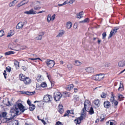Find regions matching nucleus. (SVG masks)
Wrapping results in <instances>:
<instances>
[{"label":"nucleus","instance_id":"f257e3e1","mask_svg":"<svg viewBox=\"0 0 125 125\" xmlns=\"http://www.w3.org/2000/svg\"><path fill=\"white\" fill-rule=\"evenodd\" d=\"M91 106L90 102L88 100L85 101L84 104V107L82 109L81 113V115L80 117L77 118L74 120V122L76 124H79L81 122V121L85 117L86 112L87 110H88V109Z\"/></svg>","mask_w":125,"mask_h":125},{"label":"nucleus","instance_id":"f03ea898","mask_svg":"<svg viewBox=\"0 0 125 125\" xmlns=\"http://www.w3.org/2000/svg\"><path fill=\"white\" fill-rule=\"evenodd\" d=\"M26 110L21 104L19 103L14 106L13 108L10 110V112L13 114V115L14 116L20 114V113L19 114V110L22 113Z\"/></svg>","mask_w":125,"mask_h":125},{"label":"nucleus","instance_id":"7ed1b4c3","mask_svg":"<svg viewBox=\"0 0 125 125\" xmlns=\"http://www.w3.org/2000/svg\"><path fill=\"white\" fill-rule=\"evenodd\" d=\"M104 76V74H99L94 75L93 76L92 78L94 80L96 81H99L102 80Z\"/></svg>","mask_w":125,"mask_h":125},{"label":"nucleus","instance_id":"20e7f679","mask_svg":"<svg viewBox=\"0 0 125 125\" xmlns=\"http://www.w3.org/2000/svg\"><path fill=\"white\" fill-rule=\"evenodd\" d=\"M62 96V94L60 92H55L54 93V98L56 101H59Z\"/></svg>","mask_w":125,"mask_h":125},{"label":"nucleus","instance_id":"39448f33","mask_svg":"<svg viewBox=\"0 0 125 125\" xmlns=\"http://www.w3.org/2000/svg\"><path fill=\"white\" fill-rule=\"evenodd\" d=\"M45 62L47 66L50 68L53 67L55 64V62L54 61L50 60L49 59H47L46 60Z\"/></svg>","mask_w":125,"mask_h":125},{"label":"nucleus","instance_id":"423d86ee","mask_svg":"<svg viewBox=\"0 0 125 125\" xmlns=\"http://www.w3.org/2000/svg\"><path fill=\"white\" fill-rule=\"evenodd\" d=\"M44 100L46 102H49L52 100V97L50 95H46L44 98Z\"/></svg>","mask_w":125,"mask_h":125},{"label":"nucleus","instance_id":"0eeeda50","mask_svg":"<svg viewBox=\"0 0 125 125\" xmlns=\"http://www.w3.org/2000/svg\"><path fill=\"white\" fill-rule=\"evenodd\" d=\"M119 29V27H116L114 28L113 31H111L110 34L109 35L108 38H109L112 37V36L115 34V33L117 32V30Z\"/></svg>","mask_w":125,"mask_h":125},{"label":"nucleus","instance_id":"6e6552de","mask_svg":"<svg viewBox=\"0 0 125 125\" xmlns=\"http://www.w3.org/2000/svg\"><path fill=\"white\" fill-rule=\"evenodd\" d=\"M24 13L27 14H33L36 13V11H34L33 9H31L29 11H26L24 12Z\"/></svg>","mask_w":125,"mask_h":125},{"label":"nucleus","instance_id":"1a4fd4ad","mask_svg":"<svg viewBox=\"0 0 125 125\" xmlns=\"http://www.w3.org/2000/svg\"><path fill=\"white\" fill-rule=\"evenodd\" d=\"M20 92L22 94H26L28 95H32L34 94L35 93V91L29 92V91H21Z\"/></svg>","mask_w":125,"mask_h":125},{"label":"nucleus","instance_id":"9d476101","mask_svg":"<svg viewBox=\"0 0 125 125\" xmlns=\"http://www.w3.org/2000/svg\"><path fill=\"white\" fill-rule=\"evenodd\" d=\"M118 65L120 67H123L125 66V60L120 61L118 63Z\"/></svg>","mask_w":125,"mask_h":125},{"label":"nucleus","instance_id":"9b49d317","mask_svg":"<svg viewBox=\"0 0 125 125\" xmlns=\"http://www.w3.org/2000/svg\"><path fill=\"white\" fill-rule=\"evenodd\" d=\"M85 70L86 72L89 73H93L94 71V69L92 67H86Z\"/></svg>","mask_w":125,"mask_h":125},{"label":"nucleus","instance_id":"f8f14e48","mask_svg":"<svg viewBox=\"0 0 125 125\" xmlns=\"http://www.w3.org/2000/svg\"><path fill=\"white\" fill-rule=\"evenodd\" d=\"M23 82L25 84H27L31 83V80L29 77H26Z\"/></svg>","mask_w":125,"mask_h":125},{"label":"nucleus","instance_id":"ddd939ff","mask_svg":"<svg viewBox=\"0 0 125 125\" xmlns=\"http://www.w3.org/2000/svg\"><path fill=\"white\" fill-rule=\"evenodd\" d=\"M24 25V24L23 23V22H19L17 24L16 27V28L17 29H22Z\"/></svg>","mask_w":125,"mask_h":125},{"label":"nucleus","instance_id":"4468645a","mask_svg":"<svg viewBox=\"0 0 125 125\" xmlns=\"http://www.w3.org/2000/svg\"><path fill=\"white\" fill-rule=\"evenodd\" d=\"M93 104L96 107H98L100 105V101L98 99L95 100L93 102Z\"/></svg>","mask_w":125,"mask_h":125},{"label":"nucleus","instance_id":"2eb2a0df","mask_svg":"<svg viewBox=\"0 0 125 125\" xmlns=\"http://www.w3.org/2000/svg\"><path fill=\"white\" fill-rule=\"evenodd\" d=\"M104 107L106 108H109L110 106L109 102L108 101H106L104 102Z\"/></svg>","mask_w":125,"mask_h":125},{"label":"nucleus","instance_id":"dca6fc26","mask_svg":"<svg viewBox=\"0 0 125 125\" xmlns=\"http://www.w3.org/2000/svg\"><path fill=\"white\" fill-rule=\"evenodd\" d=\"M64 31L63 30L61 31L56 36L57 37H60L62 36L64 34Z\"/></svg>","mask_w":125,"mask_h":125},{"label":"nucleus","instance_id":"f3484780","mask_svg":"<svg viewBox=\"0 0 125 125\" xmlns=\"http://www.w3.org/2000/svg\"><path fill=\"white\" fill-rule=\"evenodd\" d=\"M9 47L12 50H15L14 48L16 47V46L13 43H11L10 44L9 46Z\"/></svg>","mask_w":125,"mask_h":125},{"label":"nucleus","instance_id":"a211bd4d","mask_svg":"<svg viewBox=\"0 0 125 125\" xmlns=\"http://www.w3.org/2000/svg\"><path fill=\"white\" fill-rule=\"evenodd\" d=\"M72 23L71 22L69 21L66 23V27L68 29H70L72 27Z\"/></svg>","mask_w":125,"mask_h":125},{"label":"nucleus","instance_id":"6ab92c4d","mask_svg":"<svg viewBox=\"0 0 125 125\" xmlns=\"http://www.w3.org/2000/svg\"><path fill=\"white\" fill-rule=\"evenodd\" d=\"M73 87V84L68 85L66 87V89L67 90H70L72 89Z\"/></svg>","mask_w":125,"mask_h":125},{"label":"nucleus","instance_id":"aec40b11","mask_svg":"<svg viewBox=\"0 0 125 125\" xmlns=\"http://www.w3.org/2000/svg\"><path fill=\"white\" fill-rule=\"evenodd\" d=\"M42 34H40L38 36L35 38L36 39L41 40L42 36L44 34V32H42Z\"/></svg>","mask_w":125,"mask_h":125},{"label":"nucleus","instance_id":"412c9836","mask_svg":"<svg viewBox=\"0 0 125 125\" xmlns=\"http://www.w3.org/2000/svg\"><path fill=\"white\" fill-rule=\"evenodd\" d=\"M124 89L123 88V85L122 83L121 82H120V86L118 89V90L119 91H121Z\"/></svg>","mask_w":125,"mask_h":125},{"label":"nucleus","instance_id":"4be33fe9","mask_svg":"<svg viewBox=\"0 0 125 125\" xmlns=\"http://www.w3.org/2000/svg\"><path fill=\"white\" fill-rule=\"evenodd\" d=\"M26 77L22 74H21L20 75V79L21 80L24 81Z\"/></svg>","mask_w":125,"mask_h":125},{"label":"nucleus","instance_id":"5701e85b","mask_svg":"<svg viewBox=\"0 0 125 125\" xmlns=\"http://www.w3.org/2000/svg\"><path fill=\"white\" fill-rule=\"evenodd\" d=\"M14 64L16 67V69H18L19 67V62L16 60L14 62Z\"/></svg>","mask_w":125,"mask_h":125},{"label":"nucleus","instance_id":"b1692460","mask_svg":"<svg viewBox=\"0 0 125 125\" xmlns=\"http://www.w3.org/2000/svg\"><path fill=\"white\" fill-rule=\"evenodd\" d=\"M75 65L76 66H79L81 65L82 63L79 61L76 60L75 61Z\"/></svg>","mask_w":125,"mask_h":125},{"label":"nucleus","instance_id":"393cba45","mask_svg":"<svg viewBox=\"0 0 125 125\" xmlns=\"http://www.w3.org/2000/svg\"><path fill=\"white\" fill-rule=\"evenodd\" d=\"M37 79L38 82H40L41 81L43 80V79L41 75H39L37 77Z\"/></svg>","mask_w":125,"mask_h":125},{"label":"nucleus","instance_id":"a878e982","mask_svg":"<svg viewBox=\"0 0 125 125\" xmlns=\"http://www.w3.org/2000/svg\"><path fill=\"white\" fill-rule=\"evenodd\" d=\"M30 106L29 109L30 111H32L35 109V106L34 105L32 104Z\"/></svg>","mask_w":125,"mask_h":125},{"label":"nucleus","instance_id":"bb28decb","mask_svg":"<svg viewBox=\"0 0 125 125\" xmlns=\"http://www.w3.org/2000/svg\"><path fill=\"white\" fill-rule=\"evenodd\" d=\"M14 53V52L12 51H10L6 52L5 54L6 55H10L13 54Z\"/></svg>","mask_w":125,"mask_h":125},{"label":"nucleus","instance_id":"cd10ccee","mask_svg":"<svg viewBox=\"0 0 125 125\" xmlns=\"http://www.w3.org/2000/svg\"><path fill=\"white\" fill-rule=\"evenodd\" d=\"M51 15L50 14H48L47 16V21L49 22L51 21Z\"/></svg>","mask_w":125,"mask_h":125},{"label":"nucleus","instance_id":"c85d7f7f","mask_svg":"<svg viewBox=\"0 0 125 125\" xmlns=\"http://www.w3.org/2000/svg\"><path fill=\"white\" fill-rule=\"evenodd\" d=\"M12 124L13 125H18L19 122L17 120H13Z\"/></svg>","mask_w":125,"mask_h":125},{"label":"nucleus","instance_id":"c756f323","mask_svg":"<svg viewBox=\"0 0 125 125\" xmlns=\"http://www.w3.org/2000/svg\"><path fill=\"white\" fill-rule=\"evenodd\" d=\"M118 97L119 100L120 101L122 100L123 98H124V97L123 96L120 94H118Z\"/></svg>","mask_w":125,"mask_h":125},{"label":"nucleus","instance_id":"7c9ffc66","mask_svg":"<svg viewBox=\"0 0 125 125\" xmlns=\"http://www.w3.org/2000/svg\"><path fill=\"white\" fill-rule=\"evenodd\" d=\"M73 67V65L71 63H69L67 64L66 67L69 69H71Z\"/></svg>","mask_w":125,"mask_h":125},{"label":"nucleus","instance_id":"2f4dec72","mask_svg":"<svg viewBox=\"0 0 125 125\" xmlns=\"http://www.w3.org/2000/svg\"><path fill=\"white\" fill-rule=\"evenodd\" d=\"M14 34L13 31L12 30H10V32L8 33L7 36L10 37L12 36Z\"/></svg>","mask_w":125,"mask_h":125},{"label":"nucleus","instance_id":"473e14b6","mask_svg":"<svg viewBox=\"0 0 125 125\" xmlns=\"http://www.w3.org/2000/svg\"><path fill=\"white\" fill-rule=\"evenodd\" d=\"M11 118H5L3 120V122H6L7 123V124L10 120Z\"/></svg>","mask_w":125,"mask_h":125},{"label":"nucleus","instance_id":"72a5a7b5","mask_svg":"<svg viewBox=\"0 0 125 125\" xmlns=\"http://www.w3.org/2000/svg\"><path fill=\"white\" fill-rule=\"evenodd\" d=\"M5 34L3 30H1L0 31V37L3 36Z\"/></svg>","mask_w":125,"mask_h":125},{"label":"nucleus","instance_id":"f704fd0d","mask_svg":"<svg viewBox=\"0 0 125 125\" xmlns=\"http://www.w3.org/2000/svg\"><path fill=\"white\" fill-rule=\"evenodd\" d=\"M76 15L77 16V18L79 19H80L81 18H82L83 17V16L82 15H81V14L80 13H77L76 14Z\"/></svg>","mask_w":125,"mask_h":125},{"label":"nucleus","instance_id":"c9c22d12","mask_svg":"<svg viewBox=\"0 0 125 125\" xmlns=\"http://www.w3.org/2000/svg\"><path fill=\"white\" fill-rule=\"evenodd\" d=\"M94 113V112L93 108L91 107L89 111V113L90 115H92Z\"/></svg>","mask_w":125,"mask_h":125},{"label":"nucleus","instance_id":"e433bc0d","mask_svg":"<svg viewBox=\"0 0 125 125\" xmlns=\"http://www.w3.org/2000/svg\"><path fill=\"white\" fill-rule=\"evenodd\" d=\"M41 86L43 88L47 86L46 83L44 82L42 83L41 84Z\"/></svg>","mask_w":125,"mask_h":125},{"label":"nucleus","instance_id":"4c0bfd02","mask_svg":"<svg viewBox=\"0 0 125 125\" xmlns=\"http://www.w3.org/2000/svg\"><path fill=\"white\" fill-rule=\"evenodd\" d=\"M106 95L105 93L103 92L101 94V96L102 98H105L106 97Z\"/></svg>","mask_w":125,"mask_h":125},{"label":"nucleus","instance_id":"58836bf2","mask_svg":"<svg viewBox=\"0 0 125 125\" xmlns=\"http://www.w3.org/2000/svg\"><path fill=\"white\" fill-rule=\"evenodd\" d=\"M2 117H6V115L7 114V113L6 112H3L2 113Z\"/></svg>","mask_w":125,"mask_h":125},{"label":"nucleus","instance_id":"ea45409f","mask_svg":"<svg viewBox=\"0 0 125 125\" xmlns=\"http://www.w3.org/2000/svg\"><path fill=\"white\" fill-rule=\"evenodd\" d=\"M12 118H11V119L10 120V121L7 124V125H13L12 124Z\"/></svg>","mask_w":125,"mask_h":125},{"label":"nucleus","instance_id":"a19ab883","mask_svg":"<svg viewBox=\"0 0 125 125\" xmlns=\"http://www.w3.org/2000/svg\"><path fill=\"white\" fill-rule=\"evenodd\" d=\"M102 39H104L106 36V32H104L102 34Z\"/></svg>","mask_w":125,"mask_h":125},{"label":"nucleus","instance_id":"79ce46f5","mask_svg":"<svg viewBox=\"0 0 125 125\" xmlns=\"http://www.w3.org/2000/svg\"><path fill=\"white\" fill-rule=\"evenodd\" d=\"M110 101L112 103H113V102L115 101V100L114 97L113 96V95H112V96L111 97V98L110 99Z\"/></svg>","mask_w":125,"mask_h":125},{"label":"nucleus","instance_id":"37998d69","mask_svg":"<svg viewBox=\"0 0 125 125\" xmlns=\"http://www.w3.org/2000/svg\"><path fill=\"white\" fill-rule=\"evenodd\" d=\"M6 70L7 71L9 72H10L11 71V68L9 66L8 67H6Z\"/></svg>","mask_w":125,"mask_h":125},{"label":"nucleus","instance_id":"c03bdc74","mask_svg":"<svg viewBox=\"0 0 125 125\" xmlns=\"http://www.w3.org/2000/svg\"><path fill=\"white\" fill-rule=\"evenodd\" d=\"M55 125H63V124L62 123L58 121L56 123Z\"/></svg>","mask_w":125,"mask_h":125},{"label":"nucleus","instance_id":"a18cd8bd","mask_svg":"<svg viewBox=\"0 0 125 125\" xmlns=\"http://www.w3.org/2000/svg\"><path fill=\"white\" fill-rule=\"evenodd\" d=\"M55 14H53L52 17H51V21H53L55 18Z\"/></svg>","mask_w":125,"mask_h":125},{"label":"nucleus","instance_id":"49530a36","mask_svg":"<svg viewBox=\"0 0 125 125\" xmlns=\"http://www.w3.org/2000/svg\"><path fill=\"white\" fill-rule=\"evenodd\" d=\"M18 0H14L12 2V3L14 5L16 4L18 2Z\"/></svg>","mask_w":125,"mask_h":125},{"label":"nucleus","instance_id":"de8ad7c7","mask_svg":"<svg viewBox=\"0 0 125 125\" xmlns=\"http://www.w3.org/2000/svg\"><path fill=\"white\" fill-rule=\"evenodd\" d=\"M22 1H23L24 4L25 5L27 3L29 0H23Z\"/></svg>","mask_w":125,"mask_h":125},{"label":"nucleus","instance_id":"09e8293b","mask_svg":"<svg viewBox=\"0 0 125 125\" xmlns=\"http://www.w3.org/2000/svg\"><path fill=\"white\" fill-rule=\"evenodd\" d=\"M41 8V7H40L38 6V7H37L36 6H35L34 8V9L35 10H39Z\"/></svg>","mask_w":125,"mask_h":125},{"label":"nucleus","instance_id":"8fccbe9b","mask_svg":"<svg viewBox=\"0 0 125 125\" xmlns=\"http://www.w3.org/2000/svg\"><path fill=\"white\" fill-rule=\"evenodd\" d=\"M9 5L10 7H11L14 6V5H13V3L12 2H10L9 3Z\"/></svg>","mask_w":125,"mask_h":125},{"label":"nucleus","instance_id":"3c124183","mask_svg":"<svg viewBox=\"0 0 125 125\" xmlns=\"http://www.w3.org/2000/svg\"><path fill=\"white\" fill-rule=\"evenodd\" d=\"M63 109V106L62 104H59L58 106V109Z\"/></svg>","mask_w":125,"mask_h":125},{"label":"nucleus","instance_id":"603ef678","mask_svg":"<svg viewBox=\"0 0 125 125\" xmlns=\"http://www.w3.org/2000/svg\"><path fill=\"white\" fill-rule=\"evenodd\" d=\"M75 0H70L69 2V3L70 4H72L75 1Z\"/></svg>","mask_w":125,"mask_h":125},{"label":"nucleus","instance_id":"864d4df0","mask_svg":"<svg viewBox=\"0 0 125 125\" xmlns=\"http://www.w3.org/2000/svg\"><path fill=\"white\" fill-rule=\"evenodd\" d=\"M59 109V112L61 113L62 114V113L63 112V109Z\"/></svg>","mask_w":125,"mask_h":125},{"label":"nucleus","instance_id":"5fc2aeb1","mask_svg":"<svg viewBox=\"0 0 125 125\" xmlns=\"http://www.w3.org/2000/svg\"><path fill=\"white\" fill-rule=\"evenodd\" d=\"M114 103V104L115 105H116L118 104V102L116 101H115L113 102V103Z\"/></svg>","mask_w":125,"mask_h":125},{"label":"nucleus","instance_id":"6e6d98bb","mask_svg":"<svg viewBox=\"0 0 125 125\" xmlns=\"http://www.w3.org/2000/svg\"><path fill=\"white\" fill-rule=\"evenodd\" d=\"M84 22H89V20L88 18H86L84 20Z\"/></svg>","mask_w":125,"mask_h":125},{"label":"nucleus","instance_id":"4d7b16f0","mask_svg":"<svg viewBox=\"0 0 125 125\" xmlns=\"http://www.w3.org/2000/svg\"><path fill=\"white\" fill-rule=\"evenodd\" d=\"M36 4H38V5H40L41 4V2L40 1H36Z\"/></svg>","mask_w":125,"mask_h":125},{"label":"nucleus","instance_id":"13d9d810","mask_svg":"<svg viewBox=\"0 0 125 125\" xmlns=\"http://www.w3.org/2000/svg\"><path fill=\"white\" fill-rule=\"evenodd\" d=\"M21 2H20L18 4L17 6V8H18L20 7L21 6Z\"/></svg>","mask_w":125,"mask_h":125},{"label":"nucleus","instance_id":"bf43d9fd","mask_svg":"<svg viewBox=\"0 0 125 125\" xmlns=\"http://www.w3.org/2000/svg\"><path fill=\"white\" fill-rule=\"evenodd\" d=\"M6 71L5 70L4 71V73H3V74L4 75V77L5 79L6 78Z\"/></svg>","mask_w":125,"mask_h":125},{"label":"nucleus","instance_id":"052dcab7","mask_svg":"<svg viewBox=\"0 0 125 125\" xmlns=\"http://www.w3.org/2000/svg\"><path fill=\"white\" fill-rule=\"evenodd\" d=\"M68 3H69V2H68V0H67V1L64 2L63 4V5H66V4H67Z\"/></svg>","mask_w":125,"mask_h":125},{"label":"nucleus","instance_id":"680f3d73","mask_svg":"<svg viewBox=\"0 0 125 125\" xmlns=\"http://www.w3.org/2000/svg\"><path fill=\"white\" fill-rule=\"evenodd\" d=\"M114 121L112 120V121H110V125H113V124H114Z\"/></svg>","mask_w":125,"mask_h":125},{"label":"nucleus","instance_id":"e2e57ef3","mask_svg":"<svg viewBox=\"0 0 125 125\" xmlns=\"http://www.w3.org/2000/svg\"><path fill=\"white\" fill-rule=\"evenodd\" d=\"M28 104L29 105H30L31 104V102L29 100H28L27 102Z\"/></svg>","mask_w":125,"mask_h":125},{"label":"nucleus","instance_id":"0e129e2a","mask_svg":"<svg viewBox=\"0 0 125 125\" xmlns=\"http://www.w3.org/2000/svg\"><path fill=\"white\" fill-rule=\"evenodd\" d=\"M22 69L24 71H25L26 70V68L25 66H22Z\"/></svg>","mask_w":125,"mask_h":125},{"label":"nucleus","instance_id":"69168bd1","mask_svg":"<svg viewBox=\"0 0 125 125\" xmlns=\"http://www.w3.org/2000/svg\"><path fill=\"white\" fill-rule=\"evenodd\" d=\"M25 48H26V47H24L23 48H21L20 49H18L17 50H16L18 51V50H21V49L24 50V49H25Z\"/></svg>","mask_w":125,"mask_h":125},{"label":"nucleus","instance_id":"338daca9","mask_svg":"<svg viewBox=\"0 0 125 125\" xmlns=\"http://www.w3.org/2000/svg\"><path fill=\"white\" fill-rule=\"evenodd\" d=\"M45 11H44V10H42V11H40L39 12H37V13L38 14H39V13H42V12H44Z\"/></svg>","mask_w":125,"mask_h":125},{"label":"nucleus","instance_id":"774afa93","mask_svg":"<svg viewBox=\"0 0 125 125\" xmlns=\"http://www.w3.org/2000/svg\"><path fill=\"white\" fill-rule=\"evenodd\" d=\"M110 121H109L106 123L107 125H110Z\"/></svg>","mask_w":125,"mask_h":125}]
</instances>
